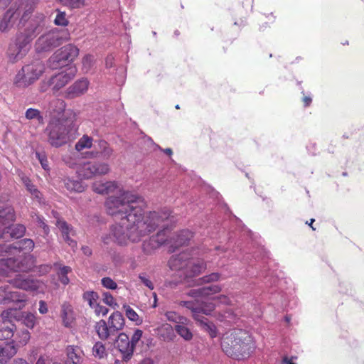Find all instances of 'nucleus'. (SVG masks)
I'll return each instance as SVG.
<instances>
[{
	"label": "nucleus",
	"instance_id": "f257e3e1",
	"mask_svg": "<svg viewBox=\"0 0 364 364\" xmlns=\"http://www.w3.org/2000/svg\"><path fill=\"white\" fill-rule=\"evenodd\" d=\"M144 205L141 197L129 191L107 198L105 202L107 213L119 221L110 226L108 235L102 237L103 242L109 244L112 241L121 246L127 245L129 242H138L169 216L167 213L159 214L156 211L144 215Z\"/></svg>",
	"mask_w": 364,
	"mask_h": 364
},
{
	"label": "nucleus",
	"instance_id": "f03ea898",
	"mask_svg": "<svg viewBox=\"0 0 364 364\" xmlns=\"http://www.w3.org/2000/svg\"><path fill=\"white\" fill-rule=\"evenodd\" d=\"M221 348L228 356L240 360L248 358L255 346L252 337L247 331L234 328L223 335Z\"/></svg>",
	"mask_w": 364,
	"mask_h": 364
},
{
	"label": "nucleus",
	"instance_id": "7ed1b4c3",
	"mask_svg": "<svg viewBox=\"0 0 364 364\" xmlns=\"http://www.w3.org/2000/svg\"><path fill=\"white\" fill-rule=\"evenodd\" d=\"M78 127L75 120H62L51 117L45 129L48 142L53 147H60L74 140L77 135Z\"/></svg>",
	"mask_w": 364,
	"mask_h": 364
},
{
	"label": "nucleus",
	"instance_id": "20e7f679",
	"mask_svg": "<svg viewBox=\"0 0 364 364\" xmlns=\"http://www.w3.org/2000/svg\"><path fill=\"white\" fill-rule=\"evenodd\" d=\"M16 220L14 208L6 203L0 205V240L18 239L23 236L26 227L21 224L13 225Z\"/></svg>",
	"mask_w": 364,
	"mask_h": 364
},
{
	"label": "nucleus",
	"instance_id": "39448f33",
	"mask_svg": "<svg viewBox=\"0 0 364 364\" xmlns=\"http://www.w3.org/2000/svg\"><path fill=\"white\" fill-rule=\"evenodd\" d=\"M125 325L123 315L119 311L113 312L108 318L107 321L101 319L96 322L95 330L102 341L114 340L119 331Z\"/></svg>",
	"mask_w": 364,
	"mask_h": 364
},
{
	"label": "nucleus",
	"instance_id": "423d86ee",
	"mask_svg": "<svg viewBox=\"0 0 364 364\" xmlns=\"http://www.w3.org/2000/svg\"><path fill=\"white\" fill-rule=\"evenodd\" d=\"M70 35L67 29L53 28L41 35L35 43L36 53L49 52L70 40Z\"/></svg>",
	"mask_w": 364,
	"mask_h": 364
},
{
	"label": "nucleus",
	"instance_id": "0eeeda50",
	"mask_svg": "<svg viewBox=\"0 0 364 364\" xmlns=\"http://www.w3.org/2000/svg\"><path fill=\"white\" fill-rule=\"evenodd\" d=\"M36 259L31 255H21L16 257L0 259V275L9 277L11 272H27L34 267Z\"/></svg>",
	"mask_w": 364,
	"mask_h": 364
},
{
	"label": "nucleus",
	"instance_id": "6e6552de",
	"mask_svg": "<svg viewBox=\"0 0 364 364\" xmlns=\"http://www.w3.org/2000/svg\"><path fill=\"white\" fill-rule=\"evenodd\" d=\"M45 71L44 64L39 60L23 65L16 75L14 84L20 88H25L33 84Z\"/></svg>",
	"mask_w": 364,
	"mask_h": 364
},
{
	"label": "nucleus",
	"instance_id": "1a4fd4ad",
	"mask_svg": "<svg viewBox=\"0 0 364 364\" xmlns=\"http://www.w3.org/2000/svg\"><path fill=\"white\" fill-rule=\"evenodd\" d=\"M33 41L21 32H18L11 38L6 50L9 62L17 63L26 57L31 48Z\"/></svg>",
	"mask_w": 364,
	"mask_h": 364
},
{
	"label": "nucleus",
	"instance_id": "9d476101",
	"mask_svg": "<svg viewBox=\"0 0 364 364\" xmlns=\"http://www.w3.org/2000/svg\"><path fill=\"white\" fill-rule=\"evenodd\" d=\"M157 213L159 214L167 213L169 216L168 218H165L158 226H162L164 228L162 230L159 231L156 235L150 237L149 240L143 242L141 245L142 252L146 255H152L163 245H168V225H169V223H172L173 221V216L171 215V213L169 210Z\"/></svg>",
	"mask_w": 364,
	"mask_h": 364
},
{
	"label": "nucleus",
	"instance_id": "9b49d317",
	"mask_svg": "<svg viewBox=\"0 0 364 364\" xmlns=\"http://www.w3.org/2000/svg\"><path fill=\"white\" fill-rule=\"evenodd\" d=\"M79 49L73 44L66 45L55 51L48 60V65L56 70L69 65L78 55Z\"/></svg>",
	"mask_w": 364,
	"mask_h": 364
},
{
	"label": "nucleus",
	"instance_id": "f8f14e48",
	"mask_svg": "<svg viewBox=\"0 0 364 364\" xmlns=\"http://www.w3.org/2000/svg\"><path fill=\"white\" fill-rule=\"evenodd\" d=\"M110 171L107 163L100 161H87L81 164L77 168L78 176L84 179H90L95 176L108 173Z\"/></svg>",
	"mask_w": 364,
	"mask_h": 364
},
{
	"label": "nucleus",
	"instance_id": "ddd939ff",
	"mask_svg": "<svg viewBox=\"0 0 364 364\" xmlns=\"http://www.w3.org/2000/svg\"><path fill=\"white\" fill-rule=\"evenodd\" d=\"M76 69L70 67L68 70L63 71L52 77L47 82H43L41 87V91L45 92L48 87L53 86V90H58L66 85L75 76Z\"/></svg>",
	"mask_w": 364,
	"mask_h": 364
},
{
	"label": "nucleus",
	"instance_id": "4468645a",
	"mask_svg": "<svg viewBox=\"0 0 364 364\" xmlns=\"http://www.w3.org/2000/svg\"><path fill=\"white\" fill-rule=\"evenodd\" d=\"M18 312L12 309L4 311L1 313V318L4 326L0 328V340H7L14 336L16 326L13 323V319L16 320Z\"/></svg>",
	"mask_w": 364,
	"mask_h": 364
},
{
	"label": "nucleus",
	"instance_id": "2eb2a0df",
	"mask_svg": "<svg viewBox=\"0 0 364 364\" xmlns=\"http://www.w3.org/2000/svg\"><path fill=\"white\" fill-rule=\"evenodd\" d=\"M26 296L18 291L12 290L9 285L0 287V304H8L10 303H16L18 308L24 306Z\"/></svg>",
	"mask_w": 364,
	"mask_h": 364
},
{
	"label": "nucleus",
	"instance_id": "dca6fc26",
	"mask_svg": "<svg viewBox=\"0 0 364 364\" xmlns=\"http://www.w3.org/2000/svg\"><path fill=\"white\" fill-rule=\"evenodd\" d=\"M46 16L43 13H36L31 17L27 28L21 33L33 41L46 28Z\"/></svg>",
	"mask_w": 364,
	"mask_h": 364
},
{
	"label": "nucleus",
	"instance_id": "f3484780",
	"mask_svg": "<svg viewBox=\"0 0 364 364\" xmlns=\"http://www.w3.org/2000/svg\"><path fill=\"white\" fill-rule=\"evenodd\" d=\"M65 102L61 99H54L49 105L50 119L59 117L62 120H75V114L71 110H65Z\"/></svg>",
	"mask_w": 364,
	"mask_h": 364
},
{
	"label": "nucleus",
	"instance_id": "a211bd4d",
	"mask_svg": "<svg viewBox=\"0 0 364 364\" xmlns=\"http://www.w3.org/2000/svg\"><path fill=\"white\" fill-rule=\"evenodd\" d=\"M14 287L30 291H38L42 288L43 283L31 277H25L18 274L13 279L9 281Z\"/></svg>",
	"mask_w": 364,
	"mask_h": 364
},
{
	"label": "nucleus",
	"instance_id": "6ab92c4d",
	"mask_svg": "<svg viewBox=\"0 0 364 364\" xmlns=\"http://www.w3.org/2000/svg\"><path fill=\"white\" fill-rule=\"evenodd\" d=\"M116 341L117 348L122 355V360L125 362L129 361L133 356L134 348L129 341L128 335L124 333H119Z\"/></svg>",
	"mask_w": 364,
	"mask_h": 364
},
{
	"label": "nucleus",
	"instance_id": "aec40b11",
	"mask_svg": "<svg viewBox=\"0 0 364 364\" xmlns=\"http://www.w3.org/2000/svg\"><path fill=\"white\" fill-rule=\"evenodd\" d=\"M113 149L110 145L103 139L95 141L94 149L87 151L86 154L90 158L101 157L105 160L109 159L113 154Z\"/></svg>",
	"mask_w": 364,
	"mask_h": 364
},
{
	"label": "nucleus",
	"instance_id": "412c9836",
	"mask_svg": "<svg viewBox=\"0 0 364 364\" xmlns=\"http://www.w3.org/2000/svg\"><path fill=\"white\" fill-rule=\"evenodd\" d=\"M168 245L177 248L180 246L186 245L188 241L193 237V232L188 230H183L178 233H170L168 228Z\"/></svg>",
	"mask_w": 364,
	"mask_h": 364
},
{
	"label": "nucleus",
	"instance_id": "4be33fe9",
	"mask_svg": "<svg viewBox=\"0 0 364 364\" xmlns=\"http://www.w3.org/2000/svg\"><path fill=\"white\" fill-rule=\"evenodd\" d=\"M191 259L187 252H182L178 255H173L168 261V264L172 270H183L186 274Z\"/></svg>",
	"mask_w": 364,
	"mask_h": 364
},
{
	"label": "nucleus",
	"instance_id": "5701e85b",
	"mask_svg": "<svg viewBox=\"0 0 364 364\" xmlns=\"http://www.w3.org/2000/svg\"><path fill=\"white\" fill-rule=\"evenodd\" d=\"M56 225L60 229L63 240L72 248L77 247V242L70 237V235H74L75 231L65 220L58 219Z\"/></svg>",
	"mask_w": 364,
	"mask_h": 364
},
{
	"label": "nucleus",
	"instance_id": "b1692460",
	"mask_svg": "<svg viewBox=\"0 0 364 364\" xmlns=\"http://www.w3.org/2000/svg\"><path fill=\"white\" fill-rule=\"evenodd\" d=\"M220 290L221 287L219 285L211 284L209 286L191 289L189 291L188 294L192 297L200 298L208 296L213 294L218 293L220 291Z\"/></svg>",
	"mask_w": 364,
	"mask_h": 364
},
{
	"label": "nucleus",
	"instance_id": "393cba45",
	"mask_svg": "<svg viewBox=\"0 0 364 364\" xmlns=\"http://www.w3.org/2000/svg\"><path fill=\"white\" fill-rule=\"evenodd\" d=\"M17 349L12 342L5 343L0 346V363L6 364L16 355Z\"/></svg>",
	"mask_w": 364,
	"mask_h": 364
},
{
	"label": "nucleus",
	"instance_id": "a878e982",
	"mask_svg": "<svg viewBox=\"0 0 364 364\" xmlns=\"http://www.w3.org/2000/svg\"><path fill=\"white\" fill-rule=\"evenodd\" d=\"M117 188V184L114 181H96L92 184V190L99 194H109L113 193Z\"/></svg>",
	"mask_w": 364,
	"mask_h": 364
},
{
	"label": "nucleus",
	"instance_id": "bb28decb",
	"mask_svg": "<svg viewBox=\"0 0 364 364\" xmlns=\"http://www.w3.org/2000/svg\"><path fill=\"white\" fill-rule=\"evenodd\" d=\"M206 268V264L203 259H191L189 266L186 270V277H194L200 274Z\"/></svg>",
	"mask_w": 364,
	"mask_h": 364
},
{
	"label": "nucleus",
	"instance_id": "cd10ccee",
	"mask_svg": "<svg viewBox=\"0 0 364 364\" xmlns=\"http://www.w3.org/2000/svg\"><path fill=\"white\" fill-rule=\"evenodd\" d=\"M89 82L86 79H81L75 82L73 85L68 89V95L70 97H75L84 93L87 87Z\"/></svg>",
	"mask_w": 364,
	"mask_h": 364
},
{
	"label": "nucleus",
	"instance_id": "c85d7f7f",
	"mask_svg": "<svg viewBox=\"0 0 364 364\" xmlns=\"http://www.w3.org/2000/svg\"><path fill=\"white\" fill-rule=\"evenodd\" d=\"M23 4V0H17L15 4L11 6L4 14L3 18L8 21L10 23H14V21L21 16L20 6Z\"/></svg>",
	"mask_w": 364,
	"mask_h": 364
},
{
	"label": "nucleus",
	"instance_id": "c756f323",
	"mask_svg": "<svg viewBox=\"0 0 364 364\" xmlns=\"http://www.w3.org/2000/svg\"><path fill=\"white\" fill-rule=\"evenodd\" d=\"M180 305L181 306L186 307L190 310H191L193 313V316L195 320L198 321L201 318V316L203 314H207V313L200 306H198L196 304L191 301H181L180 302Z\"/></svg>",
	"mask_w": 364,
	"mask_h": 364
},
{
	"label": "nucleus",
	"instance_id": "7c9ffc66",
	"mask_svg": "<svg viewBox=\"0 0 364 364\" xmlns=\"http://www.w3.org/2000/svg\"><path fill=\"white\" fill-rule=\"evenodd\" d=\"M21 181L23 185L25 186L28 192L32 196V197L38 201L41 199V193L37 189L36 186L33 183L31 179L25 175L21 176Z\"/></svg>",
	"mask_w": 364,
	"mask_h": 364
},
{
	"label": "nucleus",
	"instance_id": "2f4dec72",
	"mask_svg": "<svg viewBox=\"0 0 364 364\" xmlns=\"http://www.w3.org/2000/svg\"><path fill=\"white\" fill-rule=\"evenodd\" d=\"M34 242L31 239L25 238L21 240L13 245V250H18V251L28 253L31 252L34 248Z\"/></svg>",
	"mask_w": 364,
	"mask_h": 364
},
{
	"label": "nucleus",
	"instance_id": "473e14b6",
	"mask_svg": "<svg viewBox=\"0 0 364 364\" xmlns=\"http://www.w3.org/2000/svg\"><path fill=\"white\" fill-rule=\"evenodd\" d=\"M189 320L186 323L176 324L174 330L185 341H191L193 338V333L188 327Z\"/></svg>",
	"mask_w": 364,
	"mask_h": 364
},
{
	"label": "nucleus",
	"instance_id": "72a5a7b5",
	"mask_svg": "<svg viewBox=\"0 0 364 364\" xmlns=\"http://www.w3.org/2000/svg\"><path fill=\"white\" fill-rule=\"evenodd\" d=\"M64 185L67 190L81 193L85 190L82 183L78 180L66 178L64 181Z\"/></svg>",
	"mask_w": 364,
	"mask_h": 364
},
{
	"label": "nucleus",
	"instance_id": "f704fd0d",
	"mask_svg": "<svg viewBox=\"0 0 364 364\" xmlns=\"http://www.w3.org/2000/svg\"><path fill=\"white\" fill-rule=\"evenodd\" d=\"M93 139L87 134H84L78 141L75 144V148L77 151H81L83 149H87L92 147Z\"/></svg>",
	"mask_w": 364,
	"mask_h": 364
},
{
	"label": "nucleus",
	"instance_id": "c9c22d12",
	"mask_svg": "<svg viewBox=\"0 0 364 364\" xmlns=\"http://www.w3.org/2000/svg\"><path fill=\"white\" fill-rule=\"evenodd\" d=\"M197 321L200 323L205 331L208 332L211 338H215L217 336V329L213 323L209 322L206 317L201 316V318Z\"/></svg>",
	"mask_w": 364,
	"mask_h": 364
},
{
	"label": "nucleus",
	"instance_id": "e433bc0d",
	"mask_svg": "<svg viewBox=\"0 0 364 364\" xmlns=\"http://www.w3.org/2000/svg\"><path fill=\"white\" fill-rule=\"evenodd\" d=\"M40 0H26L21 20L26 21L28 15L32 13Z\"/></svg>",
	"mask_w": 364,
	"mask_h": 364
},
{
	"label": "nucleus",
	"instance_id": "4c0bfd02",
	"mask_svg": "<svg viewBox=\"0 0 364 364\" xmlns=\"http://www.w3.org/2000/svg\"><path fill=\"white\" fill-rule=\"evenodd\" d=\"M56 1L70 9H80L85 5V0H56Z\"/></svg>",
	"mask_w": 364,
	"mask_h": 364
},
{
	"label": "nucleus",
	"instance_id": "58836bf2",
	"mask_svg": "<svg viewBox=\"0 0 364 364\" xmlns=\"http://www.w3.org/2000/svg\"><path fill=\"white\" fill-rule=\"evenodd\" d=\"M165 316H166V317L168 321H169L171 322H173V323H175L176 324L186 323L187 321H188V318H186L185 316H181V315L178 314L175 311H167L165 314Z\"/></svg>",
	"mask_w": 364,
	"mask_h": 364
},
{
	"label": "nucleus",
	"instance_id": "ea45409f",
	"mask_svg": "<svg viewBox=\"0 0 364 364\" xmlns=\"http://www.w3.org/2000/svg\"><path fill=\"white\" fill-rule=\"evenodd\" d=\"M25 117L28 119H37L39 124H43L44 119L41 112L37 109L28 108L25 113Z\"/></svg>",
	"mask_w": 364,
	"mask_h": 364
},
{
	"label": "nucleus",
	"instance_id": "a19ab883",
	"mask_svg": "<svg viewBox=\"0 0 364 364\" xmlns=\"http://www.w3.org/2000/svg\"><path fill=\"white\" fill-rule=\"evenodd\" d=\"M55 25L65 27L68 25L69 21L65 11L56 10V16L53 21Z\"/></svg>",
	"mask_w": 364,
	"mask_h": 364
},
{
	"label": "nucleus",
	"instance_id": "79ce46f5",
	"mask_svg": "<svg viewBox=\"0 0 364 364\" xmlns=\"http://www.w3.org/2000/svg\"><path fill=\"white\" fill-rule=\"evenodd\" d=\"M78 349H76L74 346H68L67 348V355L68 361L66 364H68V361H71L73 364H79L80 362V356L77 353Z\"/></svg>",
	"mask_w": 364,
	"mask_h": 364
},
{
	"label": "nucleus",
	"instance_id": "37998d69",
	"mask_svg": "<svg viewBox=\"0 0 364 364\" xmlns=\"http://www.w3.org/2000/svg\"><path fill=\"white\" fill-rule=\"evenodd\" d=\"M82 298L85 301H87L89 306L92 309L97 304L99 296L97 293L94 291H87L84 292Z\"/></svg>",
	"mask_w": 364,
	"mask_h": 364
},
{
	"label": "nucleus",
	"instance_id": "c03bdc74",
	"mask_svg": "<svg viewBox=\"0 0 364 364\" xmlns=\"http://www.w3.org/2000/svg\"><path fill=\"white\" fill-rule=\"evenodd\" d=\"M123 309L125 311L127 317L132 321L139 322L141 321L139 316L137 313L131 308L129 305H124Z\"/></svg>",
	"mask_w": 364,
	"mask_h": 364
},
{
	"label": "nucleus",
	"instance_id": "a18cd8bd",
	"mask_svg": "<svg viewBox=\"0 0 364 364\" xmlns=\"http://www.w3.org/2000/svg\"><path fill=\"white\" fill-rule=\"evenodd\" d=\"M52 266L50 264H43L39 266H35L33 269V272L38 276L46 275L50 272Z\"/></svg>",
	"mask_w": 364,
	"mask_h": 364
},
{
	"label": "nucleus",
	"instance_id": "49530a36",
	"mask_svg": "<svg viewBox=\"0 0 364 364\" xmlns=\"http://www.w3.org/2000/svg\"><path fill=\"white\" fill-rule=\"evenodd\" d=\"M92 352L95 357L102 358L105 355V347L102 343L100 341L96 342L92 348Z\"/></svg>",
	"mask_w": 364,
	"mask_h": 364
},
{
	"label": "nucleus",
	"instance_id": "de8ad7c7",
	"mask_svg": "<svg viewBox=\"0 0 364 364\" xmlns=\"http://www.w3.org/2000/svg\"><path fill=\"white\" fill-rule=\"evenodd\" d=\"M94 57L91 55H87L82 58V70L84 72L87 73L92 67Z\"/></svg>",
	"mask_w": 364,
	"mask_h": 364
},
{
	"label": "nucleus",
	"instance_id": "09e8293b",
	"mask_svg": "<svg viewBox=\"0 0 364 364\" xmlns=\"http://www.w3.org/2000/svg\"><path fill=\"white\" fill-rule=\"evenodd\" d=\"M36 156L38 159L42 168L45 171H49L50 167H49L48 161L47 156H46V154L44 153H41V152L37 151V152H36Z\"/></svg>",
	"mask_w": 364,
	"mask_h": 364
},
{
	"label": "nucleus",
	"instance_id": "8fccbe9b",
	"mask_svg": "<svg viewBox=\"0 0 364 364\" xmlns=\"http://www.w3.org/2000/svg\"><path fill=\"white\" fill-rule=\"evenodd\" d=\"M101 284L107 289L114 290L117 288V283L110 277H103L101 279Z\"/></svg>",
	"mask_w": 364,
	"mask_h": 364
},
{
	"label": "nucleus",
	"instance_id": "3c124183",
	"mask_svg": "<svg viewBox=\"0 0 364 364\" xmlns=\"http://www.w3.org/2000/svg\"><path fill=\"white\" fill-rule=\"evenodd\" d=\"M23 324L30 328H33L36 323V317L33 314L28 313L23 316Z\"/></svg>",
	"mask_w": 364,
	"mask_h": 364
},
{
	"label": "nucleus",
	"instance_id": "603ef678",
	"mask_svg": "<svg viewBox=\"0 0 364 364\" xmlns=\"http://www.w3.org/2000/svg\"><path fill=\"white\" fill-rule=\"evenodd\" d=\"M17 335L19 338V340L18 342L21 345L24 346L27 343L28 340L30 339V333L28 330L23 329L21 330L20 332L17 333Z\"/></svg>",
	"mask_w": 364,
	"mask_h": 364
},
{
	"label": "nucleus",
	"instance_id": "864d4df0",
	"mask_svg": "<svg viewBox=\"0 0 364 364\" xmlns=\"http://www.w3.org/2000/svg\"><path fill=\"white\" fill-rule=\"evenodd\" d=\"M69 311H70L69 307L65 305H63L61 316L63 318V323L66 327L69 326L70 324V320L68 316Z\"/></svg>",
	"mask_w": 364,
	"mask_h": 364
},
{
	"label": "nucleus",
	"instance_id": "5fc2aeb1",
	"mask_svg": "<svg viewBox=\"0 0 364 364\" xmlns=\"http://www.w3.org/2000/svg\"><path fill=\"white\" fill-rule=\"evenodd\" d=\"M102 296H103V299H102L103 301L107 305H108L109 306H115L117 305L114 301V297L109 292H104L102 294Z\"/></svg>",
	"mask_w": 364,
	"mask_h": 364
},
{
	"label": "nucleus",
	"instance_id": "6e6d98bb",
	"mask_svg": "<svg viewBox=\"0 0 364 364\" xmlns=\"http://www.w3.org/2000/svg\"><path fill=\"white\" fill-rule=\"evenodd\" d=\"M36 220L38 223V225L40 228H43L44 233L46 235H48L50 232V229H49V227L46 225V223L45 222V219L43 217H41V215H36Z\"/></svg>",
	"mask_w": 364,
	"mask_h": 364
},
{
	"label": "nucleus",
	"instance_id": "4d7b16f0",
	"mask_svg": "<svg viewBox=\"0 0 364 364\" xmlns=\"http://www.w3.org/2000/svg\"><path fill=\"white\" fill-rule=\"evenodd\" d=\"M143 334V331L140 329H136L131 338L129 339L132 344H133L134 348H135L137 343L139 341V340L141 338Z\"/></svg>",
	"mask_w": 364,
	"mask_h": 364
},
{
	"label": "nucleus",
	"instance_id": "13d9d810",
	"mask_svg": "<svg viewBox=\"0 0 364 364\" xmlns=\"http://www.w3.org/2000/svg\"><path fill=\"white\" fill-rule=\"evenodd\" d=\"M95 310V313L97 316H106L109 312V309L100 305L99 304H96L95 306L92 308Z\"/></svg>",
	"mask_w": 364,
	"mask_h": 364
},
{
	"label": "nucleus",
	"instance_id": "bf43d9fd",
	"mask_svg": "<svg viewBox=\"0 0 364 364\" xmlns=\"http://www.w3.org/2000/svg\"><path fill=\"white\" fill-rule=\"evenodd\" d=\"M220 274L216 272L211 273L200 279L204 283H210L219 280Z\"/></svg>",
	"mask_w": 364,
	"mask_h": 364
},
{
	"label": "nucleus",
	"instance_id": "052dcab7",
	"mask_svg": "<svg viewBox=\"0 0 364 364\" xmlns=\"http://www.w3.org/2000/svg\"><path fill=\"white\" fill-rule=\"evenodd\" d=\"M139 278L141 283L144 284L146 287H148L149 289H154V284L144 274H139Z\"/></svg>",
	"mask_w": 364,
	"mask_h": 364
},
{
	"label": "nucleus",
	"instance_id": "680f3d73",
	"mask_svg": "<svg viewBox=\"0 0 364 364\" xmlns=\"http://www.w3.org/2000/svg\"><path fill=\"white\" fill-rule=\"evenodd\" d=\"M13 250V245L2 244L0 245V256L11 252Z\"/></svg>",
	"mask_w": 364,
	"mask_h": 364
},
{
	"label": "nucleus",
	"instance_id": "e2e57ef3",
	"mask_svg": "<svg viewBox=\"0 0 364 364\" xmlns=\"http://www.w3.org/2000/svg\"><path fill=\"white\" fill-rule=\"evenodd\" d=\"M12 23H10L8 21L2 18V19L0 21V31L1 32H6L7 31L11 26H12Z\"/></svg>",
	"mask_w": 364,
	"mask_h": 364
},
{
	"label": "nucleus",
	"instance_id": "0e129e2a",
	"mask_svg": "<svg viewBox=\"0 0 364 364\" xmlns=\"http://www.w3.org/2000/svg\"><path fill=\"white\" fill-rule=\"evenodd\" d=\"M216 299L221 304H226V305L232 304L231 300L226 295H220V296H217Z\"/></svg>",
	"mask_w": 364,
	"mask_h": 364
},
{
	"label": "nucleus",
	"instance_id": "69168bd1",
	"mask_svg": "<svg viewBox=\"0 0 364 364\" xmlns=\"http://www.w3.org/2000/svg\"><path fill=\"white\" fill-rule=\"evenodd\" d=\"M38 311L41 314H45L48 312V306L46 301L41 300L39 301Z\"/></svg>",
	"mask_w": 364,
	"mask_h": 364
},
{
	"label": "nucleus",
	"instance_id": "338daca9",
	"mask_svg": "<svg viewBox=\"0 0 364 364\" xmlns=\"http://www.w3.org/2000/svg\"><path fill=\"white\" fill-rule=\"evenodd\" d=\"M70 267L68 266H63L60 268L58 275H68V274L70 272Z\"/></svg>",
	"mask_w": 364,
	"mask_h": 364
},
{
	"label": "nucleus",
	"instance_id": "774afa93",
	"mask_svg": "<svg viewBox=\"0 0 364 364\" xmlns=\"http://www.w3.org/2000/svg\"><path fill=\"white\" fill-rule=\"evenodd\" d=\"M81 250H82L83 254L87 257L91 256L92 254V249L88 246H82Z\"/></svg>",
	"mask_w": 364,
	"mask_h": 364
}]
</instances>
